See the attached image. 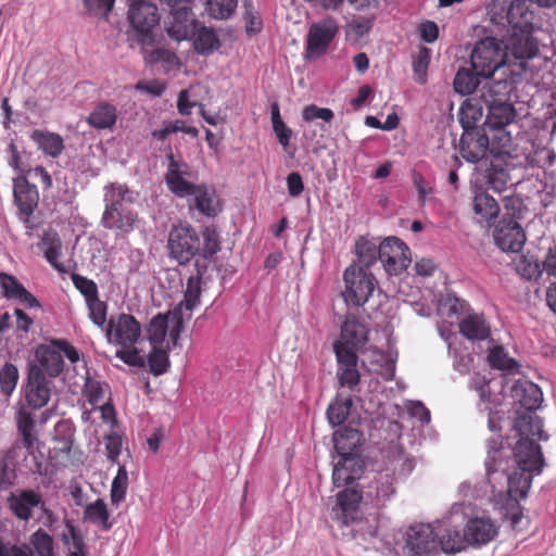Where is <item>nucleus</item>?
<instances>
[{"instance_id": "9d476101", "label": "nucleus", "mask_w": 556, "mask_h": 556, "mask_svg": "<svg viewBox=\"0 0 556 556\" xmlns=\"http://www.w3.org/2000/svg\"><path fill=\"white\" fill-rule=\"evenodd\" d=\"M200 237L190 225L179 224L170 229L167 248L179 264L191 261L200 251Z\"/></svg>"}, {"instance_id": "c85d7f7f", "label": "nucleus", "mask_w": 556, "mask_h": 556, "mask_svg": "<svg viewBox=\"0 0 556 556\" xmlns=\"http://www.w3.org/2000/svg\"><path fill=\"white\" fill-rule=\"evenodd\" d=\"M511 397L525 410H535L543 401V393L538 384L529 380H517L511 388Z\"/></svg>"}, {"instance_id": "f03ea898", "label": "nucleus", "mask_w": 556, "mask_h": 556, "mask_svg": "<svg viewBox=\"0 0 556 556\" xmlns=\"http://www.w3.org/2000/svg\"><path fill=\"white\" fill-rule=\"evenodd\" d=\"M517 84L498 83L491 86H482L479 90V99L486 106L488 114L483 123L484 134L479 139H489L486 129L505 130L516 117V111L510 103V93Z\"/></svg>"}, {"instance_id": "aec40b11", "label": "nucleus", "mask_w": 556, "mask_h": 556, "mask_svg": "<svg viewBox=\"0 0 556 556\" xmlns=\"http://www.w3.org/2000/svg\"><path fill=\"white\" fill-rule=\"evenodd\" d=\"M472 211L475 223L491 228L500 216L501 206L491 194L479 190L475 192L472 198Z\"/></svg>"}, {"instance_id": "473e14b6", "label": "nucleus", "mask_w": 556, "mask_h": 556, "mask_svg": "<svg viewBox=\"0 0 556 556\" xmlns=\"http://www.w3.org/2000/svg\"><path fill=\"white\" fill-rule=\"evenodd\" d=\"M36 359L38 361L42 372L47 374L50 378H55L64 369V361L59 350L52 345L41 344L36 349Z\"/></svg>"}, {"instance_id": "de8ad7c7", "label": "nucleus", "mask_w": 556, "mask_h": 556, "mask_svg": "<svg viewBox=\"0 0 556 556\" xmlns=\"http://www.w3.org/2000/svg\"><path fill=\"white\" fill-rule=\"evenodd\" d=\"M168 329V316L157 314L148 327V339L152 346H163Z\"/></svg>"}, {"instance_id": "a211bd4d", "label": "nucleus", "mask_w": 556, "mask_h": 556, "mask_svg": "<svg viewBox=\"0 0 556 556\" xmlns=\"http://www.w3.org/2000/svg\"><path fill=\"white\" fill-rule=\"evenodd\" d=\"M14 202L18 207L20 218L25 223H29V218L38 206L39 193L35 185L24 176H18L13 180Z\"/></svg>"}, {"instance_id": "c9c22d12", "label": "nucleus", "mask_w": 556, "mask_h": 556, "mask_svg": "<svg viewBox=\"0 0 556 556\" xmlns=\"http://www.w3.org/2000/svg\"><path fill=\"white\" fill-rule=\"evenodd\" d=\"M509 30L533 28V13L529 10L526 0H514L507 10Z\"/></svg>"}, {"instance_id": "09e8293b", "label": "nucleus", "mask_w": 556, "mask_h": 556, "mask_svg": "<svg viewBox=\"0 0 556 556\" xmlns=\"http://www.w3.org/2000/svg\"><path fill=\"white\" fill-rule=\"evenodd\" d=\"M29 543L37 556H55L54 540L43 529L36 530L29 536Z\"/></svg>"}, {"instance_id": "8fccbe9b", "label": "nucleus", "mask_w": 556, "mask_h": 556, "mask_svg": "<svg viewBox=\"0 0 556 556\" xmlns=\"http://www.w3.org/2000/svg\"><path fill=\"white\" fill-rule=\"evenodd\" d=\"M109 386L93 377H86L84 384V395L88 403L92 406H97L103 402Z\"/></svg>"}, {"instance_id": "49530a36", "label": "nucleus", "mask_w": 556, "mask_h": 556, "mask_svg": "<svg viewBox=\"0 0 556 556\" xmlns=\"http://www.w3.org/2000/svg\"><path fill=\"white\" fill-rule=\"evenodd\" d=\"M352 399L337 396L332 403L329 404L327 409V417L329 422L332 426L342 425L348 418L351 407H352Z\"/></svg>"}, {"instance_id": "a878e982", "label": "nucleus", "mask_w": 556, "mask_h": 556, "mask_svg": "<svg viewBox=\"0 0 556 556\" xmlns=\"http://www.w3.org/2000/svg\"><path fill=\"white\" fill-rule=\"evenodd\" d=\"M8 505L13 515L23 521L31 518V509L42 504L41 495L34 490H22L18 493H10Z\"/></svg>"}, {"instance_id": "79ce46f5", "label": "nucleus", "mask_w": 556, "mask_h": 556, "mask_svg": "<svg viewBox=\"0 0 556 556\" xmlns=\"http://www.w3.org/2000/svg\"><path fill=\"white\" fill-rule=\"evenodd\" d=\"M504 451L502 448H493L489 451L488 458L485 460V468L488 475L503 471L508 479L509 491L515 490L516 477L508 473V460L503 459Z\"/></svg>"}, {"instance_id": "4be33fe9", "label": "nucleus", "mask_w": 556, "mask_h": 556, "mask_svg": "<svg viewBox=\"0 0 556 556\" xmlns=\"http://www.w3.org/2000/svg\"><path fill=\"white\" fill-rule=\"evenodd\" d=\"M75 428L67 420H61L55 426L54 445L49 451V457L58 465L66 466L74 443Z\"/></svg>"}, {"instance_id": "4c0bfd02", "label": "nucleus", "mask_w": 556, "mask_h": 556, "mask_svg": "<svg viewBox=\"0 0 556 556\" xmlns=\"http://www.w3.org/2000/svg\"><path fill=\"white\" fill-rule=\"evenodd\" d=\"M83 517L85 521L99 527L102 531H109L113 526L110 521L108 505L102 498L89 503L84 509Z\"/></svg>"}, {"instance_id": "864d4df0", "label": "nucleus", "mask_w": 556, "mask_h": 556, "mask_svg": "<svg viewBox=\"0 0 556 556\" xmlns=\"http://www.w3.org/2000/svg\"><path fill=\"white\" fill-rule=\"evenodd\" d=\"M206 5L207 12L212 17L227 20L233 14L238 0H207Z\"/></svg>"}, {"instance_id": "c756f323", "label": "nucleus", "mask_w": 556, "mask_h": 556, "mask_svg": "<svg viewBox=\"0 0 556 556\" xmlns=\"http://www.w3.org/2000/svg\"><path fill=\"white\" fill-rule=\"evenodd\" d=\"M503 141H459V153L470 163H486Z\"/></svg>"}, {"instance_id": "cd10ccee", "label": "nucleus", "mask_w": 556, "mask_h": 556, "mask_svg": "<svg viewBox=\"0 0 556 556\" xmlns=\"http://www.w3.org/2000/svg\"><path fill=\"white\" fill-rule=\"evenodd\" d=\"M193 206L204 216L215 217L222 212V203L214 188L204 184L195 185L192 194Z\"/></svg>"}, {"instance_id": "7c9ffc66", "label": "nucleus", "mask_w": 556, "mask_h": 556, "mask_svg": "<svg viewBox=\"0 0 556 556\" xmlns=\"http://www.w3.org/2000/svg\"><path fill=\"white\" fill-rule=\"evenodd\" d=\"M464 530L472 546L484 545L497 534L495 525L489 518H472L466 523Z\"/></svg>"}, {"instance_id": "a18cd8bd", "label": "nucleus", "mask_w": 556, "mask_h": 556, "mask_svg": "<svg viewBox=\"0 0 556 556\" xmlns=\"http://www.w3.org/2000/svg\"><path fill=\"white\" fill-rule=\"evenodd\" d=\"M195 35L197 37L193 41V46L197 52H199L200 54H211L220 46L216 33L212 28L203 26L200 29H198V31L195 30Z\"/></svg>"}, {"instance_id": "f3484780", "label": "nucleus", "mask_w": 556, "mask_h": 556, "mask_svg": "<svg viewBox=\"0 0 556 556\" xmlns=\"http://www.w3.org/2000/svg\"><path fill=\"white\" fill-rule=\"evenodd\" d=\"M333 351L338 363L337 378L340 386L354 389L361 381L356 351L345 350L341 343H333Z\"/></svg>"}, {"instance_id": "e2e57ef3", "label": "nucleus", "mask_w": 556, "mask_h": 556, "mask_svg": "<svg viewBox=\"0 0 556 556\" xmlns=\"http://www.w3.org/2000/svg\"><path fill=\"white\" fill-rule=\"evenodd\" d=\"M89 317L91 321L98 326L103 328L106 324V315H108V305L104 301H101L100 298H96L86 303Z\"/></svg>"}, {"instance_id": "37998d69", "label": "nucleus", "mask_w": 556, "mask_h": 556, "mask_svg": "<svg viewBox=\"0 0 556 556\" xmlns=\"http://www.w3.org/2000/svg\"><path fill=\"white\" fill-rule=\"evenodd\" d=\"M479 74L476 71H470L467 68H460L456 73L453 81L455 92L466 96L471 94L473 91L478 89L480 84Z\"/></svg>"}, {"instance_id": "72a5a7b5", "label": "nucleus", "mask_w": 556, "mask_h": 556, "mask_svg": "<svg viewBox=\"0 0 556 556\" xmlns=\"http://www.w3.org/2000/svg\"><path fill=\"white\" fill-rule=\"evenodd\" d=\"M459 332L468 340L481 341L489 338L491 330L483 314H468L458 324Z\"/></svg>"}, {"instance_id": "b1692460", "label": "nucleus", "mask_w": 556, "mask_h": 556, "mask_svg": "<svg viewBox=\"0 0 556 556\" xmlns=\"http://www.w3.org/2000/svg\"><path fill=\"white\" fill-rule=\"evenodd\" d=\"M435 536L430 525L412 526L406 533V546L416 555H428L435 549Z\"/></svg>"}, {"instance_id": "e433bc0d", "label": "nucleus", "mask_w": 556, "mask_h": 556, "mask_svg": "<svg viewBox=\"0 0 556 556\" xmlns=\"http://www.w3.org/2000/svg\"><path fill=\"white\" fill-rule=\"evenodd\" d=\"M117 119L115 105L109 102H100L89 114L87 122L97 129H112Z\"/></svg>"}, {"instance_id": "4468645a", "label": "nucleus", "mask_w": 556, "mask_h": 556, "mask_svg": "<svg viewBox=\"0 0 556 556\" xmlns=\"http://www.w3.org/2000/svg\"><path fill=\"white\" fill-rule=\"evenodd\" d=\"M493 239L495 244L504 252L517 253L526 243V232L517 220L504 216L494 225Z\"/></svg>"}, {"instance_id": "603ef678", "label": "nucleus", "mask_w": 556, "mask_h": 556, "mask_svg": "<svg viewBox=\"0 0 556 556\" xmlns=\"http://www.w3.org/2000/svg\"><path fill=\"white\" fill-rule=\"evenodd\" d=\"M488 362L492 368L500 370H513L517 368V362L509 357L505 349L501 345L494 346L489 355Z\"/></svg>"}, {"instance_id": "412c9836", "label": "nucleus", "mask_w": 556, "mask_h": 556, "mask_svg": "<svg viewBox=\"0 0 556 556\" xmlns=\"http://www.w3.org/2000/svg\"><path fill=\"white\" fill-rule=\"evenodd\" d=\"M170 22L166 27L168 36L177 41L186 40L195 35L197 20L191 5L169 11Z\"/></svg>"}, {"instance_id": "c03bdc74", "label": "nucleus", "mask_w": 556, "mask_h": 556, "mask_svg": "<svg viewBox=\"0 0 556 556\" xmlns=\"http://www.w3.org/2000/svg\"><path fill=\"white\" fill-rule=\"evenodd\" d=\"M144 61L150 64H162L165 71L172 70L179 63L178 56L170 50L156 48L148 51L149 47H141Z\"/></svg>"}, {"instance_id": "ea45409f", "label": "nucleus", "mask_w": 556, "mask_h": 556, "mask_svg": "<svg viewBox=\"0 0 556 556\" xmlns=\"http://www.w3.org/2000/svg\"><path fill=\"white\" fill-rule=\"evenodd\" d=\"M482 102L480 99H467L459 109V123L465 134H468L471 129L477 127V124L481 121Z\"/></svg>"}, {"instance_id": "f8f14e48", "label": "nucleus", "mask_w": 556, "mask_h": 556, "mask_svg": "<svg viewBox=\"0 0 556 556\" xmlns=\"http://www.w3.org/2000/svg\"><path fill=\"white\" fill-rule=\"evenodd\" d=\"M378 257L389 275H400L412 263L409 248L396 237L387 238L380 243Z\"/></svg>"}, {"instance_id": "4d7b16f0", "label": "nucleus", "mask_w": 556, "mask_h": 556, "mask_svg": "<svg viewBox=\"0 0 556 556\" xmlns=\"http://www.w3.org/2000/svg\"><path fill=\"white\" fill-rule=\"evenodd\" d=\"M356 252L359 263L357 266H362L366 271L379 260L378 248L369 241L356 242Z\"/></svg>"}, {"instance_id": "a19ab883", "label": "nucleus", "mask_w": 556, "mask_h": 556, "mask_svg": "<svg viewBox=\"0 0 556 556\" xmlns=\"http://www.w3.org/2000/svg\"><path fill=\"white\" fill-rule=\"evenodd\" d=\"M439 541L442 551L446 554L458 553L469 544L465 532L462 533L459 530L451 527L444 529L439 535Z\"/></svg>"}, {"instance_id": "39448f33", "label": "nucleus", "mask_w": 556, "mask_h": 556, "mask_svg": "<svg viewBox=\"0 0 556 556\" xmlns=\"http://www.w3.org/2000/svg\"><path fill=\"white\" fill-rule=\"evenodd\" d=\"M505 56L511 72L518 73V83L528 70V62L540 53L538 39L533 37V28L508 30L502 41Z\"/></svg>"}, {"instance_id": "13d9d810", "label": "nucleus", "mask_w": 556, "mask_h": 556, "mask_svg": "<svg viewBox=\"0 0 556 556\" xmlns=\"http://www.w3.org/2000/svg\"><path fill=\"white\" fill-rule=\"evenodd\" d=\"M389 459L393 465V470L400 475H408L414 469V460L405 453L402 447H393L389 452Z\"/></svg>"}, {"instance_id": "20e7f679", "label": "nucleus", "mask_w": 556, "mask_h": 556, "mask_svg": "<svg viewBox=\"0 0 556 556\" xmlns=\"http://www.w3.org/2000/svg\"><path fill=\"white\" fill-rule=\"evenodd\" d=\"M128 194L126 185L111 184L104 188L105 210L101 219L104 228L121 230L125 233L134 229L138 215L126 204Z\"/></svg>"}, {"instance_id": "5fc2aeb1", "label": "nucleus", "mask_w": 556, "mask_h": 556, "mask_svg": "<svg viewBox=\"0 0 556 556\" xmlns=\"http://www.w3.org/2000/svg\"><path fill=\"white\" fill-rule=\"evenodd\" d=\"M128 486V473L124 466H119L115 478L111 485V502L113 505H118L125 500Z\"/></svg>"}, {"instance_id": "ddd939ff", "label": "nucleus", "mask_w": 556, "mask_h": 556, "mask_svg": "<svg viewBox=\"0 0 556 556\" xmlns=\"http://www.w3.org/2000/svg\"><path fill=\"white\" fill-rule=\"evenodd\" d=\"M105 336L109 342L128 349L140 338L141 325L132 315L121 313L110 318Z\"/></svg>"}, {"instance_id": "bf43d9fd", "label": "nucleus", "mask_w": 556, "mask_h": 556, "mask_svg": "<svg viewBox=\"0 0 556 556\" xmlns=\"http://www.w3.org/2000/svg\"><path fill=\"white\" fill-rule=\"evenodd\" d=\"M72 282L74 287L80 292V294L85 298V302H89L96 298H99V289L97 283L80 274L73 273L71 275Z\"/></svg>"}, {"instance_id": "680f3d73", "label": "nucleus", "mask_w": 556, "mask_h": 556, "mask_svg": "<svg viewBox=\"0 0 556 556\" xmlns=\"http://www.w3.org/2000/svg\"><path fill=\"white\" fill-rule=\"evenodd\" d=\"M430 63V49L422 47L417 56L413 61V71L415 79L419 84H425L427 78V70Z\"/></svg>"}, {"instance_id": "dca6fc26", "label": "nucleus", "mask_w": 556, "mask_h": 556, "mask_svg": "<svg viewBox=\"0 0 556 556\" xmlns=\"http://www.w3.org/2000/svg\"><path fill=\"white\" fill-rule=\"evenodd\" d=\"M51 396V381L42 369L31 365L28 370L27 384L25 388V400L33 409H40L46 406Z\"/></svg>"}, {"instance_id": "69168bd1", "label": "nucleus", "mask_w": 556, "mask_h": 556, "mask_svg": "<svg viewBox=\"0 0 556 556\" xmlns=\"http://www.w3.org/2000/svg\"><path fill=\"white\" fill-rule=\"evenodd\" d=\"M394 493L393 480L386 476L384 479L376 482V494L372 502L377 507L384 506Z\"/></svg>"}, {"instance_id": "423d86ee", "label": "nucleus", "mask_w": 556, "mask_h": 556, "mask_svg": "<svg viewBox=\"0 0 556 556\" xmlns=\"http://www.w3.org/2000/svg\"><path fill=\"white\" fill-rule=\"evenodd\" d=\"M513 141H504L497 151L490 157L486 168V184L496 192L507 189L510 184L509 169L525 166L529 153L525 150L517 152L511 148Z\"/></svg>"}, {"instance_id": "338daca9", "label": "nucleus", "mask_w": 556, "mask_h": 556, "mask_svg": "<svg viewBox=\"0 0 556 556\" xmlns=\"http://www.w3.org/2000/svg\"><path fill=\"white\" fill-rule=\"evenodd\" d=\"M302 117L306 122L321 119L325 123H330L333 119L334 114L330 109L319 108L315 104H309L304 106L302 111Z\"/></svg>"}, {"instance_id": "f257e3e1", "label": "nucleus", "mask_w": 556, "mask_h": 556, "mask_svg": "<svg viewBox=\"0 0 556 556\" xmlns=\"http://www.w3.org/2000/svg\"><path fill=\"white\" fill-rule=\"evenodd\" d=\"M472 71L488 80L483 86L495 83L518 84V73L511 72L502 42L488 37L480 40L470 56Z\"/></svg>"}, {"instance_id": "3c124183", "label": "nucleus", "mask_w": 556, "mask_h": 556, "mask_svg": "<svg viewBox=\"0 0 556 556\" xmlns=\"http://www.w3.org/2000/svg\"><path fill=\"white\" fill-rule=\"evenodd\" d=\"M148 364L151 374L154 376H160L167 371L169 367V359L164 346H152V350L148 355Z\"/></svg>"}, {"instance_id": "5701e85b", "label": "nucleus", "mask_w": 556, "mask_h": 556, "mask_svg": "<svg viewBox=\"0 0 556 556\" xmlns=\"http://www.w3.org/2000/svg\"><path fill=\"white\" fill-rule=\"evenodd\" d=\"M0 289L5 299L18 301L26 308L42 307L39 300L11 274L0 273Z\"/></svg>"}, {"instance_id": "9b49d317", "label": "nucleus", "mask_w": 556, "mask_h": 556, "mask_svg": "<svg viewBox=\"0 0 556 556\" xmlns=\"http://www.w3.org/2000/svg\"><path fill=\"white\" fill-rule=\"evenodd\" d=\"M167 169L164 176L168 190L178 198H188L192 194L195 184L191 181L194 178L190 165L181 157L177 159L172 151L166 154Z\"/></svg>"}, {"instance_id": "774afa93", "label": "nucleus", "mask_w": 556, "mask_h": 556, "mask_svg": "<svg viewBox=\"0 0 556 556\" xmlns=\"http://www.w3.org/2000/svg\"><path fill=\"white\" fill-rule=\"evenodd\" d=\"M0 556H34L29 545L4 543L0 538Z\"/></svg>"}, {"instance_id": "bb28decb", "label": "nucleus", "mask_w": 556, "mask_h": 556, "mask_svg": "<svg viewBox=\"0 0 556 556\" xmlns=\"http://www.w3.org/2000/svg\"><path fill=\"white\" fill-rule=\"evenodd\" d=\"M367 342V329L355 316H348L342 324L340 340L334 343H341L345 350L357 351Z\"/></svg>"}, {"instance_id": "6e6552de", "label": "nucleus", "mask_w": 556, "mask_h": 556, "mask_svg": "<svg viewBox=\"0 0 556 556\" xmlns=\"http://www.w3.org/2000/svg\"><path fill=\"white\" fill-rule=\"evenodd\" d=\"M128 16L136 31L137 42L141 47H152L155 41L153 28L160 21L156 5L143 0H135L130 5Z\"/></svg>"}, {"instance_id": "0e129e2a", "label": "nucleus", "mask_w": 556, "mask_h": 556, "mask_svg": "<svg viewBox=\"0 0 556 556\" xmlns=\"http://www.w3.org/2000/svg\"><path fill=\"white\" fill-rule=\"evenodd\" d=\"M504 207L506 210V217L513 220H519L523 218V214L527 211V206L521 197L519 195H507L504 198Z\"/></svg>"}, {"instance_id": "2eb2a0df", "label": "nucleus", "mask_w": 556, "mask_h": 556, "mask_svg": "<svg viewBox=\"0 0 556 556\" xmlns=\"http://www.w3.org/2000/svg\"><path fill=\"white\" fill-rule=\"evenodd\" d=\"M513 455L518 468L528 473L539 475L545 465L541 447L533 439L520 438Z\"/></svg>"}, {"instance_id": "7ed1b4c3", "label": "nucleus", "mask_w": 556, "mask_h": 556, "mask_svg": "<svg viewBox=\"0 0 556 556\" xmlns=\"http://www.w3.org/2000/svg\"><path fill=\"white\" fill-rule=\"evenodd\" d=\"M333 441L340 459L334 464L332 482L334 486L341 488L358 479L364 470L363 462L354 453L358 442V432L354 429L337 431L333 434Z\"/></svg>"}, {"instance_id": "0eeeda50", "label": "nucleus", "mask_w": 556, "mask_h": 556, "mask_svg": "<svg viewBox=\"0 0 556 556\" xmlns=\"http://www.w3.org/2000/svg\"><path fill=\"white\" fill-rule=\"evenodd\" d=\"M15 419L21 444L27 450V456L24 458L25 466L35 475H46L42 454L37 452L36 448L38 437L35 431V419L31 412L22 407L16 413Z\"/></svg>"}, {"instance_id": "393cba45", "label": "nucleus", "mask_w": 556, "mask_h": 556, "mask_svg": "<svg viewBox=\"0 0 556 556\" xmlns=\"http://www.w3.org/2000/svg\"><path fill=\"white\" fill-rule=\"evenodd\" d=\"M337 506L333 508V518L349 526L358 518V505L362 493L355 489H344L338 495Z\"/></svg>"}, {"instance_id": "f704fd0d", "label": "nucleus", "mask_w": 556, "mask_h": 556, "mask_svg": "<svg viewBox=\"0 0 556 556\" xmlns=\"http://www.w3.org/2000/svg\"><path fill=\"white\" fill-rule=\"evenodd\" d=\"M542 420L535 415L534 410H525L518 413L515 420V429L520 438H538L539 440H546L542 429Z\"/></svg>"}, {"instance_id": "052dcab7", "label": "nucleus", "mask_w": 556, "mask_h": 556, "mask_svg": "<svg viewBox=\"0 0 556 556\" xmlns=\"http://www.w3.org/2000/svg\"><path fill=\"white\" fill-rule=\"evenodd\" d=\"M18 380V370L12 363H5L0 369V390L4 395H11Z\"/></svg>"}, {"instance_id": "1a4fd4ad", "label": "nucleus", "mask_w": 556, "mask_h": 556, "mask_svg": "<svg viewBox=\"0 0 556 556\" xmlns=\"http://www.w3.org/2000/svg\"><path fill=\"white\" fill-rule=\"evenodd\" d=\"M345 289L343 298L349 305L363 306L372 294L376 278L362 266L353 264L343 274Z\"/></svg>"}, {"instance_id": "6e6d98bb", "label": "nucleus", "mask_w": 556, "mask_h": 556, "mask_svg": "<svg viewBox=\"0 0 556 556\" xmlns=\"http://www.w3.org/2000/svg\"><path fill=\"white\" fill-rule=\"evenodd\" d=\"M517 273L527 280H538L542 274L540 263L532 257L521 255L516 262Z\"/></svg>"}, {"instance_id": "2f4dec72", "label": "nucleus", "mask_w": 556, "mask_h": 556, "mask_svg": "<svg viewBox=\"0 0 556 556\" xmlns=\"http://www.w3.org/2000/svg\"><path fill=\"white\" fill-rule=\"evenodd\" d=\"M201 295V273L189 277L184 300L173 309L172 315L179 318H191L192 311L199 305Z\"/></svg>"}, {"instance_id": "6ab92c4d", "label": "nucleus", "mask_w": 556, "mask_h": 556, "mask_svg": "<svg viewBox=\"0 0 556 556\" xmlns=\"http://www.w3.org/2000/svg\"><path fill=\"white\" fill-rule=\"evenodd\" d=\"M338 30L336 20L331 17L313 24L307 34V52L317 55L325 53Z\"/></svg>"}, {"instance_id": "58836bf2", "label": "nucleus", "mask_w": 556, "mask_h": 556, "mask_svg": "<svg viewBox=\"0 0 556 556\" xmlns=\"http://www.w3.org/2000/svg\"><path fill=\"white\" fill-rule=\"evenodd\" d=\"M43 254L47 262L59 273H66V267L59 260L62 255V241L56 232H46L42 237Z\"/></svg>"}]
</instances>
